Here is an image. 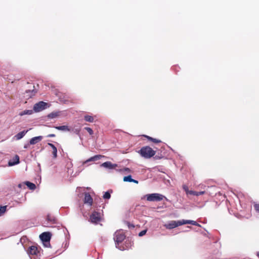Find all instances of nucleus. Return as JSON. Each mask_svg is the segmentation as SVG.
Returning a JSON list of instances; mask_svg holds the SVG:
<instances>
[{
  "label": "nucleus",
  "instance_id": "c9c22d12",
  "mask_svg": "<svg viewBox=\"0 0 259 259\" xmlns=\"http://www.w3.org/2000/svg\"><path fill=\"white\" fill-rule=\"evenodd\" d=\"M55 137V135L54 134H51L47 136V137H48V138H53V137Z\"/></svg>",
  "mask_w": 259,
  "mask_h": 259
},
{
  "label": "nucleus",
  "instance_id": "c85d7f7f",
  "mask_svg": "<svg viewBox=\"0 0 259 259\" xmlns=\"http://www.w3.org/2000/svg\"><path fill=\"white\" fill-rule=\"evenodd\" d=\"M6 210V206H1L0 207V216H2Z\"/></svg>",
  "mask_w": 259,
  "mask_h": 259
},
{
  "label": "nucleus",
  "instance_id": "b1692460",
  "mask_svg": "<svg viewBox=\"0 0 259 259\" xmlns=\"http://www.w3.org/2000/svg\"><path fill=\"white\" fill-rule=\"evenodd\" d=\"M47 220L48 222L52 223V224H55V222H56V220H55V219L54 217L51 216V215H49L48 214L47 215Z\"/></svg>",
  "mask_w": 259,
  "mask_h": 259
},
{
  "label": "nucleus",
  "instance_id": "72a5a7b5",
  "mask_svg": "<svg viewBox=\"0 0 259 259\" xmlns=\"http://www.w3.org/2000/svg\"><path fill=\"white\" fill-rule=\"evenodd\" d=\"M30 145L31 144H29V142L25 143L24 145V149H28L29 148Z\"/></svg>",
  "mask_w": 259,
  "mask_h": 259
},
{
  "label": "nucleus",
  "instance_id": "79ce46f5",
  "mask_svg": "<svg viewBox=\"0 0 259 259\" xmlns=\"http://www.w3.org/2000/svg\"><path fill=\"white\" fill-rule=\"evenodd\" d=\"M256 255L259 258V252H256Z\"/></svg>",
  "mask_w": 259,
  "mask_h": 259
},
{
  "label": "nucleus",
  "instance_id": "f3484780",
  "mask_svg": "<svg viewBox=\"0 0 259 259\" xmlns=\"http://www.w3.org/2000/svg\"><path fill=\"white\" fill-rule=\"evenodd\" d=\"M54 127L58 130L64 132H70L71 131V129L67 125L55 126Z\"/></svg>",
  "mask_w": 259,
  "mask_h": 259
},
{
  "label": "nucleus",
  "instance_id": "cd10ccee",
  "mask_svg": "<svg viewBox=\"0 0 259 259\" xmlns=\"http://www.w3.org/2000/svg\"><path fill=\"white\" fill-rule=\"evenodd\" d=\"M253 207L256 212L259 213V203H257L254 202L253 203Z\"/></svg>",
  "mask_w": 259,
  "mask_h": 259
},
{
  "label": "nucleus",
  "instance_id": "4c0bfd02",
  "mask_svg": "<svg viewBox=\"0 0 259 259\" xmlns=\"http://www.w3.org/2000/svg\"><path fill=\"white\" fill-rule=\"evenodd\" d=\"M132 182L136 183V184H138V183H139L138 181L133 179V181Z\"/></svg>",
  "mask_w": 259,
  "mask_h": 259
},
{
  "label": "nucleus",
  "instance_id": "4468645a",
  "mask_svg": "<svg viewBox=\"0 0 259 259\" xmlns=\"http://www.w3.org/2000/svg\"><path fill=\"white\" fill-rule=\"evenodd\" d=\"M28 130H24L19 132V133L17 134L14 136V139H15L16 140H19L21 139L25 136V135L28 132Z\"/></svg>",
  "mask_w": 259,
  "mask_h": 259
},
{
  "label": "nucleus",
  "instance_id": "37998d69",
  "mask_svg": "<svg viewBox=\"0 0 259 259\" xmlns=\"http://www.w3.org/2000/svg\"><path fill=\"white\" fill-rule=\"evenodd\" d=\"M30 92V90H28V91H26V93Z\"/></svg>",
  "mask_w": 259,
  "mask_h": 259
},
{
  "label": "nucleus",
  "instance_id": "0eeeda50",
  "mask_svg": "<svg viewBox=\"0 0 259 259\" xmlns=\"http://www.w3.org/2000/svg\"><path fill=\"white\" fill-rule=\"evenodd\" d=\"M101 220L100 213L95 211L90 217V221L93 224H97Z\"/></svg>",
  "mask_w": 259,
  "mask_h": 259
},
{
  "label": "nucleus",
  "instance_id": "f03ea898",
  "mask_svg": "<svg viewBox=\"0 0 259 259\" xmlns=\"http://www.w3.org/2000/svg\"><path fill=\"white\" fill-rule=\"evenodd\" d=\"M140 155L145 158H150L155 154V151L149 146L143 147L139 151Z\"/></svg>",
  "mask_w": 259,
  "mask_h": 259
},
{
  "label": "nucleus",
  "instance_id": "ddd939ff",
  "mask_svg": "<svg viewBox=\"0 0 259 259\" xmlns=\"http://www.w3.org/2000/svg\"><path fill=\"white\" fill-rule=\"evenodd\" d=\"M102 157V156L101 155H96L93 157H90L87 160L84 161L83 162V164H85L89 162L97 161L98 160H100Z\"/></svg>",
  "mask_w": 259,
  "mask_h": 259
},
{
  "label": "nucleus",
  "instance_id": "412c9836",
  "mask_svg": "<svg viewBox=\"0 0 259 259\" xmlns=\"http://www.w3.org/2000/svg\"><path fill=\"white\" fill-rule=\"evenodd\" d=\"M60 112L59 111H56V112H53L48 115V117L49 118H54L57 117L59 115Z\"/></svg>",
  "mask_w": 259,
  "mask_h": 259
},
{
  "label": "nucleus",
  "instance_id": "a878e982",
  "mask_svg": "<svg viewBox=\"0 0 259 259\" xmlns=\"http://www.w3.org/2000/svg\"><path fill=\"white\" fill-rule=\"evenodd\" d=\"M132 181H133V178H132L131 175H128V176H125L123 178L124 182H132Z\"/></svg>",
  "mask_w": 259,
  "mask_h": 259
},
{
  "label": "nucleus",
  "instance_id": "5701e85b",
  "mask_svg": "<svg viewBox=\"0 0 259 259\" xmlns=\"http://www.w3.org/2000/svg\"><path fill=\"white\" fill-rule=\"evenodd\" d=\"M116 170L117 171H119V172H127V173H130L131 172V169L129 168H127V167H125V168H121V169H116Z\"/></svg>",
  "mask_w": 259,
  "mask_h": 259
},
{
  "label": "nucleus",
  "instance_id": "ea45409f",
  "mask_svg": "<svg viewBox=\"0 0 259 259\" xmlns=\"http://www.w3.org/2000/svg\"><path fill=\"white\" fill-rule=\"evenodd\" d=\"M82 189H83V190H84V188H82V187H78V188H77V191H80V190H82Z\"/></svg>",
  "mask_w": 259,
  "mask_h": 259
},
{
  "label": "nucleus",
  "instance_id": "39448f33",
  "mask_svg": "<svg viewBox=\"0 0 259 259\" xmlns=\"http://www.w3.org/2000/svg\"><path fill=\"white\" fill-rule=\"evenodd\" d=\"M49 107L47 103L44 101H39L35 104L33 106V110L35 112L41 111Z\"/></svg>",
  "mask_w": 259,
  "mask_h": 259
},
{
  "label": "nucleus",
  "instance_id": "a19ab883",
  "mask_svg": "<svg viewBox=\"0 0 259 259\" xmlns=\"http://www.w3.org/2000/svg\"><path fill=\"white\" fill-rule=\"evenodd\" d=\"M44 243V245L46 246V247H50V246H49L48 244H47L45 242H43Z\"/></svg>",
  "mask_w": 259,
  "mask_h": 259
},
{
  "label": "nucleus",
  "instance_id": "473e14b6",
  "mask_svg": "<svg viewBox=\"0 0 259 259\" xmlns=\"http://www.w3.org/2000/svg\"><path fill=\"white\" fill-rule=\"evenodd\" d=\"M146 232H147V230H143V231H141V232L139 233V236L140 237H142V236H144V235H145V234H146Z\"/></svg>",
  "mask_w": 259,
  "mask_h": 259
},
{
  "label": "nucleus",
  "instance_id": "c756f323",
  "mask_svg": "<svg viewBox=\"0 0 259 259\" xmlns=\"http://www.w3.org/2000/svg\"><path fill=\"white\" fill-rule=\"evenodd\" d=\"M146 137L149 140L152 141L154 143H160L161 142L160 140H157L156 139H154V138H151V137H150L148 136H146Z\"/></svg>",
  "mask_w": 259,
  "mask_h": 259
},
{
  "label": "nucleus",
  "instance_id": "bb28decb",
  "mask_svg": "<svg viewBox=\"0 0 259 259\" xmlns=\"http://www.w3.org/2000/svg\"><path fill=\"white\" fill-rule=\"evenodd\" d=\"M103 198L105 199H109L111 197L110 193L109 191H107L105 192L103 196Z\"/></svg>",
  "mask_w": 259,
  "mask_h": 259
},
{
  "label": "nucleus",
  "instance_id": "2eb2a0df",
  "mask_svg": "<svg viewBox=\"0 0 259 259\" xmlns=\"http://www.w3.org/2000/svg\"><path fill=\"white\" fill-rule=\"evenodd\" d=\"M43 137L41 136L34 137L31 138L29 141V144L34 145L38 143L42 139Z\"/></svg>",
  "mask_w": 259,
  "mask_h": 259
},
{
  "label": "nucleus",
  "instance_id": "6ab92c4d",
  "mask_svg": "<svg viewBox=\"0 0 259 259\" xmlns=\"http://www.w3.org/2000/svg\"><path fill=\"white\" fill-rule=\"evenodd\" d=\"M25 184H26V186H27L30 190H33L36 188L35 185L32 183L30 182L26 181Z\"/></svg>",
  "mask_w": 259,
  "mask_h": 259
},
{
  "label": "nucleus",
  "instance_id": "f257e3e1",
  "mask_svg": "<svg viewBox=\"0 0 259 259\" xmlns=\"http://www.w3.org/2000/svg\"><path fill=\"white\" fill-rule=\"evenodd\" d=\"M125 238V235L123 230H119L116 231L114 234V240L115 242L116 247L121 250H123L125 248L123 246L119 245L120 243L122 242Z\"/></svg>",
  "mask_w": 259,
  "mask_h": 259
},
{
  "label": "nucleus",
  "instance_id": "7ed1b4c3",
  "mask_svg": "<svg viewBox=\"0 0 259 259\" xmlns=\"http://www.w3.org/2000/svg\"><path fill=\"white\" fill-rule=\"evenodd\" d=\"M146 200L150 202L160 201L165 198L166 200L167 199L162 194L159 193H151L146 194L144 196Z\"/></svg>",
  "mask_w": 259,
  "mask_h": 259
},
{
  "label": "nucleus",
  "instance_id": "f8f14e48",
  "mask_svg": "<svg viewBox=\"0 0 259 259\" xmlns=\"http://www.w3.org/2000/svg\"><path fill=\"white\" fill-rule=\"evenodd\" d=\"M93 198L89 193H85L84 198V203L91 206L93 204Z\"/></svg>",
  "mask_w": 259,
  "mask_h": 259
},
{
  "label": "nucleus",
  "instance_id": "f704fd0d",
  "mask_svg": "<svg viewBox=\"0 0 259 259\" xmlns=\"http://www.w3.org/2000/svg\"><path fill=\"white\" fill-rule=\"evenodd\" d=\"M127 224L128 225V228L130 229H131V228H134L135 226L133 224H131L130 223L128 222H127Z\"/></svg>",
  "mask_w": 259,
  "mask_h": 259
},
{
  "label": "nucleus",
  "instance_id": "a211bd4d",
  "mask_svg": "<svg viewBox=\"0 0 259 259\" xmlns=\"http://www.w3.org/2000/svg\"><path fill=\"white\" fill-rule=\"evenodd\" d=\"M48 145L50 146L52 149V153L53 155V157L54 158H56L57 156V149L56 147V146L52 144V143H48Z\"/></svg>",
  "mask_w": 259,
  "mask_h": 259
},
{
  "label": "nucleus",
  "instance_id": "9b49d317",
  "mask_svg": "<svg viewBox=\"0 0 259 259\" xmlns=\"http://www.w3.org/2000/svg\"><path fill=\"white\" fill-rule=\"evenodd\" d=\"M19 156L16 155L12 159H11L8 162V165L9 166H14L19 163Z\"/></svg>",
  "mask_w": 259,
  "mask_h": 259
},
{
  "label": "nucleus",
  "instance_id": "6e6552de",
  "mask_svg": "<svg viewBox=\"0 0 259 259\" xmlns=\"http://www.w3.org/2000/svg\"><path fill=\"white\" fill-rule=\"evenodd\" d=\"M182 187H183V190L185 191V192H186V194L187 195H191L199 196V195H202V194H204L205 193V191L196 192V191H192V190H189L188 187L186 185H183Z\"/></svg>",
  "mask_w": 259,
  "mask_h": 259
},
{
  "label": "nucleus",
  "instance_id": "aec40b11",
  "mask_svg": "<svg viewBox=\"0 0 259 259\" xmlns=\"http://www.w3.org/2000/svg\"><path fill=\"white\" fill-rule=\"evenodd\" d=\"M33 111L32 110H25L19 113V115L23 116L25 115H31L33 113Z\"/></svg>",
  "mask_w": 259,
  "mask_h": 259
},
{
  "label": "nucleus",
  "instance_id": "dca6fc26",
  "mask_svg": "<svg viewBox=\"0 0 259 259\" xmlns=\"http://www.w3.org/2000/svg\"><path fill=\"white\" fill-rule=\"evenodd\" d=\"M182 220V223L183 225L185 224H191L192 225L201 227V225H199L198 223H197L196 221H193V220Z\"/></svg>",
  "mask_w": 259,
  "mask_h": 259
},
{
  "label": "nucleus",
  "instance_id": "20e7f679",
  "mask_svg": "<svg viewBox=\"0 0 259 259\" xmlns=\"http://www.w3.org/2000/svg\"><path fill=\"white\" fill-rule=\"evenodd\" d=\"M27 253L31 259H37L40 254L38 248L34 245H32L28 248Z\"/></svg>",
  "mask_w": 259,
  "mask_h": 259
},
{
  "label": "nucleus",
  "instance_id": "2f4dec72",
  "mask_svg": "<svg viewBox=\"0 0 259 259\" xmlns=\"http://www.w3.org/2000/svg\"><path fill=\"white\" fill-rule=\"evenodd\" d=\"M26 186L25 182L18 184V187L20 189H25Z\"/></svg>",
  "mask_w": 259,
  "mask_h": 259
},
{
  "label": "nucleus",
  "instance_id": "4be33fe9",
  "mask_svg": "<svg viewBox=\"0 0 259 259\" xmlns=\"http://www.w3.org/2000/svg\"><path fill=\"white\" fill-rule=\"evenodd\" d=\"M70 132H72L73 133L76 134L78 135L80 139H81V136L80 135V128H73L72 129H71V131Z\"/></svg>",
  "mask_w": 259,
  "mask_h": 259
},
{
  "label": "nucleus",
  "instance_id": "7c9ffc66",
  "mask_svg": "<svg viewBox=\"0 0 259 259\" xmlns=\"http://www.w3.org/2000/svg\"><path fill=\"white\" fill-rule=\"evenodd\" d=\"M84 129L89 133L90 135H92L94 134L93 130L89 127H85Z\"/></svg>",
  "mask_w": 259,
  "mask_h": 259
},
{
  "label": "nucleus",
  "instance_id": "393cba45",
  "mask_svg": "<svg viewBox=\"0 0 259 259\" xmlns=\"http://www.w3.org/2000/svg\"><path fill=\"white\" fill-rule=\"evenodd\" d=\"M84 120L86 121L90 122H93L94 121V118L93 116L90 115H85L84 116Z\"/></svg>",
  "mask_w": 259,
  "mask_h": 259
},
{
  "label": "nucleus",
  "instance_id": "9d476101",
  "mask_svg": "<svg viewBox=\"0 0 259 259\" xmlns=\"http://www.w3.org/2000/svg\"><path fill=\"white\" fill-rule=\"evenodd\" d=\"M101 166L109 169H115L118 165L115 163H112L110 161H106L103 163Z\"/></svg>",
  "mask_w": 259,
  "mask_h": 259
},
{
  "label": "nucleus",
  "instance_id": "e433bc0d",
  "mask_svg": "<svg viewBox=\"0 0 259 259\" xmlns=\"http://www.w3.org/2000/svg\"><path fill=\"white\" fill-rule=\"evenodd\" d=\"M199 187L201 189H205L206 187V186L203 184H200L199 185Z\"/></svg>",
  "mask_w": 259,
  "mask_h": 259
},
{
  "label": "nucleus",
  "instance_id": "1a4fd4ad",
  "mask_svg": "<svg viewBox=\"0 0 259 259\" xmlns=\"http://www.w3.org/2000/svg\"><path fill=\"white\" fill-rule=\"evenodd\" d=\"M51 233L48 232H43L39 235L40 240L47 244H48L49 246H51L50 241L51 238Z\"/></svg>",
  "mask_w": 259,
  "mask_h": 259
},
{
  "label": "nucleus",
  "instance_id": "58836bf2",
  "mask_svg": "<svg viewBox=\"0 0 259 259\" xmlns=\"http://www.w3.org/2000/svg\"><path fill=\"white\" fill-rule=\"evenodd\" d=\"M236 217H237L239 219H241V215L240 214H238V213L236 214Z\"/></svg>",
  "mask_w": 259,
  "mask_h": 259
},
{
  "label": "nucleus",
  "instance_id": "423d86ee",
  "mask_svg": "<svg viewBox=\"0 0 259 259\" xmlns=\"http://www.w3.org/2000/svg\"><path fill=\"white\" fill-rule=\"evenodd\" d=\"M181 225H183L182 220H179L169 221L164 226L167 229H172Z\"/></svg>",
  "mask_w": 259,
  "mask_h": 259
}]
</instances>
